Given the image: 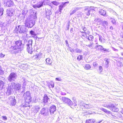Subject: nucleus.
<instances>
[{
    "label": "nucleus",
    "mask_w": 123,
    "mask_h": 123,
    "mask_svg": "<svg viewBox=\"0 0 123 123\" xmlns=\"http://www.w3.org/2000/svg\"><path fill=\"white\" fill-rule=\"evenodd\" d=\"M11 49H13L12 52L14 54L20 52L23 49L21 41L18 40L15 41V43L11 46Z\"/></svg>",
    "instance_id": "nucleus-1"
},
{
    "label": "nucleus",
    "mask_w": 123,
    "mask_h": 123,
    "mask_svg": "<svg viewBox=\"0 0 123 123\" xmlns=\"http://www.w3.org/2000/svg\"><path fill=\"white\" fill-rule=\"evenodd\" d=\"M35 20L32 19L31 18H28L26 19L25 24L26 27L28 28H31L35 25Z\"/></svg>",
    "instance_id": "nucleus-2"
},
{
    "label": "nucleus",
    "mask_w": 123,
    "mask_h": 123,
    "mask_svg": "<svg viewBox=\"0 0 123 123\" xmlns=\"http://www.w3.org/2000/svg\"><path fill=\"white\" fill-rule=\"evenodd\" d=\"M15 30L20 33H26V29L25 26L24 25H18V27H16Z\"/></svg>",
    "instance_id": "nucleus-3"
},
{
    "label": "nucleus",
    "mask_w": 123,
    "mask_h": 123,
    "mask_svg": "<svg viewBox=\"0 0 123 123\" xmlns=\"http://www.w3.org/2000/svg\"><path fill=\"white\" fill-rule=\"evenodd\" d=\"M23 97L26 102L29 104L31 101V97L29 91H27L25 93Z\"/></svg>",
    "instance_id": "nucleus-4"
},
{
    "label": "nucleus",
    "mask_w": 123,
    "mask_h": 123,
    "mask_svg": "<svg viewBox=\"0 0 123 123\" xmlns=\"http://www.w3.org/2000/svg\"><path fill=\"white\" fill-rule=\"evenodd\" d=\"M103 106L104 107H106L108 108H111V110L113 112H117L119 110L118 108L116 107L113 104H111L110 105H107L105 104H104L103 105Z\"/></svg>",
    "instance_id": "nucleus-5"
},
{
    "label": "nucleus",
    "mask_w": 123,
    "mask_h": 123,
    "mask_svg": "<svg viewBox=\"0 0 123 123\" xmlns=\"http://www.w3.org/2000/svg\"><path fill=\"white\" fill-rule=\"evenodd\" d=\"M13 84H12V85H11V84L9 85L7 88V91L6 93L7 95H9L13 92L14 91L13 90V88H12V85H14Z\"/></svg>",
    "instance_id": "nucleus-6"
},
{
    "label": "nucleus",
    "mask_w": 123,
    "mask_h": 123,
    "mask_svg": "<svg viewBox=\"0 0 123 123\" xmlns=\"http://www.w3.org/2000/svg\"><path fill=\"white\" fill-rule=\"evenodd\" d=\"M17 76V75L15 73H12L9 75L8 80L10 82L14 81L16 79Z\"/></svg>",
    "instance_id": "nucleus-7"
},
{
    "label": "nucleus",
    "mask_w": 123,
    "mask_h": 123,
    "mask_svg": "<svg viewBox=\"0 0 123 123\" xmlns=\"http://www.w3.org/2000/svg\"><path fill=\"white\" fill-rule=\"evenodd\" d=\"M80 106L82 109H89L92 108L93 106L92 105L89 104H86L83 103L82 102H81L80 103Z\"/></svg>",
    "instance_id": "nucleus-8"
},
{
    "label": "nucleus",
    "mask_w": 123,
    "mask_h": 123,
    "mask_svg": "<svg viewBox=\"0 0 123 123\" xmlns=\"http://www.w3.org/2000/svg\"><path fill=\"white\" fill-rule=\"evenodd\" d=\"M12 84H14L12 85V88L15 91L18 90L20 89L21 86L20 84L18 83L16 84L14 82H12L11 83V85H12Z\"/></svg>",
    "instance_id": "nucleus-9"
},
{
    "label": "nucleus",
    "mask_w": 123,
    "mask_h": 123,
    "mask_svg": "<svg viewBox=\"0 0 123 123\" xmlns=\"http://www.w3.org/2000/svg\"><path fill=\"white\" fill-rule=\"evenodd\" d=\"M41 113L44 116H47L49 113L48 109L47 108H43L41 111Z\"/></svg>",
    "instance_id": "nucleus-10"
},
{
    "label": "nucleus",
    "mask_w": 123,
    "mask_h": 123,
    "mask_svg": "<svg viewBox=\"0 0 123 123\" xmlns=\"http://www.w3.org/2000/svg\"><path fill=\"white\" fill-rule=\"evenodd\" d=\"M62 100L64 103H67L69 105H72L73 104L72 102L70 100L67 98L62 97Z\"/></svg>",
    "instance_id": "nucleus-11"
},
{
    "label": "nucleus",
    "mask_w": 123,
    "mask_h": 123,
    "mask_svg": "<svg viewBox=\"0 0 123 123\" xmlns=\"http://www.w3.org/2000/svg\"><path fill=\"white\" fill-rule=\"evenodd\" d=\"M14 98L15 97L14 96L10 97L9 98V102L11 105L14 106L16 104V100Z\"/></svg>",
    "instance_id": "nucleus-12"
},
{
    "label": "nucleus",
    "mask_w": 123,
    "mask_h": 123,
    "mask_svg": "<svg viewBox=\"0 0 123 123\" xmlns=\"http://www.w3.org/2000/svg\"><path fill=\"white\" fill-rule=\"evenodd\" d=\"M14 11L13 9H10L7 10L6 12L7 15L11 17L14 15Z\"/></svg>",
    "instance_id": "nucleus-13"
},
{
    "label": "nucleus",
    "mask_w": 123,
    "mask_h": 123,
    "mask_svg": "<svg viewBox=\"0 0 123 123\" xmlns=\"http://www.w3.org/2000/svg\"><path fill=\"white\" fill-rule=\"evenodd\" d=\"M49 110L50 114H51L54 113V112L56 110V107L54 105H52L51 106L49 109Z\"/></svg>",
    "instance_id": "nucleus-14"
},
{
    "label": "nucleus",
    "mask_w": 123,
    "mask_h": 123,
    "mask_svg": "<svg viewBox=\"0 0 123 123\" xmlns=\"http://www.w3.org/2000/svg\"><path fill=\"white\" fill-rule=\"evenodd\" d=\"M6 3V6L8 7L13 6L14 5V3L11 0H7Z\"/></svg>",
    "instance_id": "nucleus-15"
},
{
    "label": "nucleus",
    "mask_w": 123,
    "mask_h": 123,
    "mask_svg": "<svg viewBox=\"0 0 123 123\" xmlns=\"http://www.w3.org/2000/svg\"><path fill=\"white\" fill-rule=\"evenodd\" d=\"M43 5V2L41 1L38 3L37 4L34 5L33 7L34 8H36L37 7L39 8L42 6Z\"/></svg>",
    "instance_id": "nucleus-16"
},
{
    "label": "nucleus",
    "mask_w": 123,
    "mask_h": 123,
    "mask_svg": "<svg viewBox=\"0 0 123 123\" xmlns=\"http://www.w3.org/2000/svg\"><path fill=\"white\" fill-rule=\"evenodd\" d=\"M30 34L31 35V37L35 39H37V37L36 36L37 34L35 32L32 31H31L30 32Z\"/></svg>",
    "instance_id": "nucleus-17"
},
{
    "label": "nucleus",
    "mask_w": 123,
    "mask_h": 123,
    "mask_svg": "<svg viewBox=\"0 0 123 123\" xmlns=\"http://www.w3.org/2000/svg\"><path fill=\"white\" fill-rule=\"evenodd\" d=\"M52 14V12L50 9L47 11L46 13V17L49 20L50 19V16Z\"/></svg>",
    "instance_id": "nucleus-18"
},
{
    "label": "nucleus",
    "mask_w": 123,
    "mask_h": 123,
    "mask_svg": "<svg viewBox=\"0 0 123 123\" xmlns=\"http://www.w3.org/2000/svg\"><path fill=\"white\" fill-rule=\"evenodd\" d=\"M43 98L44 100L43 102L44 103V106L46 105V103L48 102V101L49 100V98H48L47 95L46 94H45L44 95Z\"/></svg>",
    "instance_id": "nucleus-19"
},
{
    "label": "nucleus",
    "mask_w": 123,
    "mask_h": 123,
    "mask_svg": "<svg viewBox=\"0 0 123 123\" xmlns=\"http://www.w3.org/2000/svg\"><path fill=\"white\" fill-rule=\"evenodd\" d=\"M80 8L78 7H76L74 8V10L70 11V15H71L77 11Z\"/></svg>",
    "instance_id": "nucleus-20"
},
{
    "label": "nucleus",
    "mask_w": 123,
    "mask_h": 123,
    "mask_svg": "<svg viewBox=\"0 0 123 123\" xmlns=\"http://www.w3.org/2000/svg\"><path fill=\"white\" fill-rule=\"evenodd\" d=\"M46 64L47 65H50L52 63L51 60L49 58H48L46 59Z\"/></svg>",
    "instance_id": "nucleus-21"
},
{
    "label": "nucleus",
    "mask_w": 123,
    "mask_h": 123,
    "mask_svg": "<svg viewBox=\"0 0 123 123\" xmlns=\"http://www.w3.org/2000/svg\"><path fill=\"white\" fill-rule=\"evenodd\" d=\"M26 48L27 50L28 53L30 54H31L33 51V49L32 48V46L27 47Z\"/></svg>",
    "instance_id": "nucleus-22"
},
{
    "label": "nucleus",
    "mask_w": 123,
    "mask_h": 123,
    "mask_svg": "<svg viewBox=\"0 0 123 123\" xmlns=\"http://www.w3.org/2000/svg\"><path fill=\"white\" fill-rule=\"evenodd\" d=\"M84 10H88L90 11L92 10H94V8L93 7H86L84 9Z\"/></svg>",
    "instance_id": "nucleus-23"
},
{
    "label": "nucleus",
    "mask_w": 123,
    "mask_h": 123,
    "mask_svg": "<svg viewBox=\"0 0 123 123\" xmlns=\"http://www.w3.org/2000/svg\"><path fill=\"white\" fill-rule=\"evenodd\" d=\"M40 108L38 106H36L34 108V111L35 113H37L40 109Z\"/></svg>",
    "instance_id": "nucleus-24"
},
{
    "label": "nucleus",
    "mask_w": 123,
    "mask_h": 123,
    "mask_svg": "<svg viewBox=\"0 0 123 123\" xmlns=\"http://www.w3.org/2000/svg\"><path fill=\"white\" fill-rule=\"evenodd\" d=\"M99 12L100 14L104 16H105L106 14V12L105 11L102 9H101L99 11Z\"/></svg>",
    "instance_id": "nucleus-25"
},
{
    "label": "nucleus",
    "mask_w": 123,
    "mask_h": 123,
    "mask_svg": "<svg viewBox=\"0 0 123 123\" xmlns=\"http://www.w3.org/2000/svg\"><path fill=\"white\" fill-rule=\"evenodd\" d=\"M28 12V9L26 8H24L22 12V14L23 15H25Z\"/></svg>",
    "instance_id": "nucleus-26"
},
{
    "label": "nucleus",
    "mask_w": 123,
    "mask_h": 123,
    "mask_svg": "<svg viewBox=\"0 0 123 123\" xmlns=\"http://www.w3.org/2000/svg\"><path fill=\"white\" fill-rule=\"evenodd\" d=\"M33 41L31 39L29 40L28 41V43L27 44V47H31L32 46Z\"/></svg>",
    "instance_id": "nucleus-27"
},
{
    "label": "nucleus",
    "mask_w": 123,
    "mask_h": 123,
    "mask_svg": "<svg viewBox=\"0 0 123 123\" xmlns=\"http://www.w3.org/2000/svg\"><path fill=\"white\" fill-rule=\"evenodd\" d=\"M105 64L107 68H108L109 66L108 64L109 62V61L108 59L106 58L105 59Z\"/></svg>",
    "instance_id": "nucleus-28"
},
{
    "label": "nucleus",
    "mask_w": 123,
    "mask_h": 123,
    "mask_svg": "<svg viewBox=\"0 0 123 123\" xmlns=\"http://www.w3.org/2000/svg\"><path fill=\"white\" fill-rule=\"evenodd\" d=\"M5 84L4 82L2 81H0V89H2L3 88Z\"/></svg>",
    "instance_id": "nucleus-29"
},
{
    "label": "nucleus",
    "mask_w": 123,
    "mask_h": 123,
    "mask_svg": "<svg viewBox=\"0 0 123 123\" xmlns=\"http://www.w3.org/2000/svg\"><path fill=\"white\" fill-rule=\"evenodd\" d=\"M84 68L85 69L87 70L89 69L91 67L89 65L87 64L85 65Z\"/></svg>",
    "instance_id": "nucleus-30"
},
{
    "label": "nucleus",
    "mask_w": 123,
    "mask_h": 123,
    "mask_svg": "<svg viewBox=\"0 0 123 123\" xmlns=\"http://www.w3.org/2000/svg\"><path fill=\"white\" fill-rule=\"evenodd\" d=\"M100 109L102 111L108 113H110V112L109 111H107L105 109L103 108H100Z\"/></svg>",
    "instance_id": "nucleus-31"
},
{
    "label": "nucleus",
    "mask_w": 123,
    "mask_h": 123,
    "mask_svg": "<svg viewBox=\"0 0 123 123\" xmlns=\"http://www.w3.org/2000/svg\"><path fill=\"white\" fill-rule=\"evenodd\" d=\"M99 40L102 43H104L105 42V40L102 37L99 36Z\"/></svg>",
    "instance_id": "nucleus-32"
},
{
    "label": "nucleus",
    "mask_w": 123,
    "mask_h": 123,
    "mask_svg": "<svg viewBox=\"0 0 123 123\" xmlns=\"http://www.w3.org/2000/svg\"><path fill=\"white\" fill-rule=\"evenodd\" d=\"M103 26H105L108 25V23L106 21L104 20L102 22Z\"/></svg>",
    "instance_id": "nucleus-33"
},
{
    "label": "nucleus",
    "mask_w": 123,
    "mask_h": 123,
    "mask_svg": "<svg viewBox=\"0 0 123 123\" xmlns=\"http://www.w3.org/2000/svg\"><path fill=\"white\" fill-rule=\"evenodd\" d=\"M81 32L82 33V36L84 37H86L87 38L88 36H87L86 33L85 32Z\"/></svg>",
    "instance_id": "nucleus-34"
},
{
    "label": "nucleus",
    "mask_w": 123,
    "mask_h": 123,
    "mask_svg": "<svg viewBox=\"0 0 123 123\" xmlns=\"http://www.w3.org/2000/svg\"><path fill=\"white\" fill-rule=\"evenodd\" d=\"M75 51L77 53H80L82 52V50L77 48L75 49Z\"/></svg>",
    "instance_id": "nucleus-35"
},
{
    "label": "nucleus",
    "mask_w": 123,
    "mask_h": 123,
    "mask_svg": "<svg viewBox=\"0 0 123 123\" xmlns=\"http://www.w3.org/2000/svg\"><path fill=\"white\" fill-rule=\"evenodd\" d=\"M83 58V56L82 55H79L77 58V59L79 61H80L82 60Z\"/></svg>",
    "instance_id": "nucleus-36"
},
{
    "label": "nucleus",
    "mask_w": 123,
    "mask_h": 123,
    "mask_svg": "<svg viewBox=\"0 0 123 123\" xmlns=\"http://www.w3.org/2000/svg\"><path fill=\"white\" fill-rule=\"evenodd\" d=\"M87 47H88L91 49H92L93 47V44L92 43H90L88 45H86Z\"/></svg>",
    "instance_id": "nucleus-37"
},
{
    "label": "nucleus",
    "mask_w": 123,
    "mask_h": 123,
    "mask_svg": "<svg viewBox=\"0 0 123 123\" xmlns=\"http://www.w3.org/2000/svg\"><path fill=\"white\" fill-rule=\"evenodd\" d=\"M110 20L113 24L115 25L116 24V21L114 19L111 18Z\"/></svg>",
    "instance_id": "nucleus-38"
},
{
    "label": "nucleus",
    "mask_w": 123,
    "mask_h": 123,
    "mask_svg": "<svg viewBox=\"0 0 123 123\" xmlns=\"http://www.w3.org/2000/svg\"><path fill=\"white\" fill-rule=\"evenodd\" d=\"M85 12L86 13V15L89 16L90 15V11L89 10H85Z\"/></svg>",
    "instance_id": "nucleus-39"
},
{
    "label": "nucleus",
    "mask_w": 123,
    "mask_h": 123,
    "mask_svg": "<svg viewBox=\"0 0 123 123\" xmlns=\"http://www.w3.org/2000/svg\"><path fill=\"white\" fill-rule=\"evenodd\" d=\"M93 37L92 35H90L89 37L88 36L87 38L89 40H92L93 39Z\"/></svg>",
    "instance_id": "nucleus-40"
},
{
    "label": "nucleus",
    "mask_w": 123,
    "mask_h": 123,
    "mask_svg": "<svg viewBox=\"0 0 123 123\" xmlns=\"http://www.w3.org/2000/svg\"><path fill=\"white\" fill-rule=\"evenodd\" d=\"M95 21L96 22H98L100 23H101L102 21L100 19L98 18H96L95 19Z\"/></svg>",
    "instance_id": "nucleus-41"
},
{
    "label": "nucleus",
    "mask_w": 123,
    "mask_h": 123,
    "mask_svg": "<svg viewBox=\"0 0 123 123\" xmlns=\"http://www.w3.org/2000/svg\"><path fill=\"white\" fill-rule=\"evenodd\" d=\"M117 65L119 67H121L123 66V65L122 63L121 62H118L117 63Z\"/></svg>",
    "instance_id": "nucleus-42"
},
{
    "label": "nucleus",
    "mask_w": 123,
    "mask_h": 123,
    "mask_svg": "<svg viewBox=\"0 0 123 123\" xmlns=\"http://www.w3.org/2000/svg\"><path fill=\"white\" fill-rule=\"evenodd\" d=\"M3 9L2 8H0V16H2L3 14Z\"/></svg>",
    "instance_id": "nucleus-43"
},
{
    "label": "nucleus",
    "mask_w": 123,
    "mask_h": 123,
    "mask_svg": "<svg viewBox=\"0 0 123 123\" xmlns=\"http://www.w3.org/2000/svg\"><path fill=\"white\" fill-rule=\"evenodd\" d=\"M49 84L52 88L53 87H54V84L53 81H50V82Z\"/></svg>",
    "instance_id": "nucleus-44"
},
{
    "label": "nucleus",
    "mask_w": 123,
    "mask_h": 123,
    "mask_svg": "<svg viewBox=\"0 0 123 123\" xmlns=\"http://www.w3.org/2000/svg\"><path fill=\"white\" fill-rule=\"evenodd\" d=\"M98 50H103V49H104V48L102 46L98 45Z\"/></svg>",
    "instance_id": "nucleus-45"
},
{
    "label": "nucleus",
    "mask_w": 123,
    "mask_h": 123,
    "mask_svg": "<svg viewBox=\"0 0 123 123\" xmlns=\"http://www.w3.org/2000/svg\"><path fill=\"white\" fill-rule=\"evenodd\" d=\"M103 70V69L102 67L101 66H99V72L100 73H101L102 72Z\"/></svg>",
    "instance_id": "nucleus-46"
},
{
    "label": "nucleus",
    "mask_w": 123,
    "mask_h": 123,
    "mask_svg": "<svg viewBox=\"0 0 123 123\" xmlns=\"http://www.w3.org/2000/svg\"><path fill=\"white\" fill-rule=\"evenodd\" d=\"M55 80L58 81H62V80L60 78H55Z\"/></svg>",
    "instance_id": "nucleus-47"
},
{
    "label": "nucleus",
    "mask_w": 123,
    "mask_h": 123,
    "mask_svg": "<svg viewBox=\"0 0 123 123\" xmlns=\"http://www.w3.org/2000/svg\"><path fill=\"white\" fill-rule=\"evenodd\" d=\"M68 49L72 53L74 52V50L71 47H69Z\"/></svg>",
    "instance_id": "nucleus-48"
},
{
    "label": "nucleus",
    "mask_w": 123,
    "mask_h": 123,
    "mask_svg": "<svg viewBox=\"0 0 123 123\" xmlns=\"http://www.w3.org/2000/svg\"><path fill=\"white\" fill-rule=\"evenodd\" d=\"M52 3L53 4L55 5H58V3L56 1H53Z\"/></svg>",
    "instance_id": "nucleus-49"
},
{
    "label": "nucleus",
    "mask_w": 123,
    "mask_h": 123,
    "mask_svg": "<svg viewBox=\"0 0 123 123\" xmlns=\"http://www.w3.org/2000/svg\"><path fill=\"white\" fill-rule=\"evenodd\" d=\"M93 65L94 67H95L98 65V64L97 62H95L93 63Z\"/></svg>",
    "instance_id": "nucleus-50"
},
{
    "label": "nucleus",
    "mask_w": 123,
    "mask_h": 123,
    "mask_svg": "<svg viewBox=\"0 0 123 123\" xmlns=\"http://www.w3.org/2000/svg\"><path fill=\"white\" fill-rule=\"evenodd\" d=\"M68 3H69V2H65L64 3V5H61L60 6L62 8V7H63L65 5V4L66 3H68Z\"/></svg>",
    "instance_id": "nucleus-51"
},
{
    "label": "nucleus",
    "mask_w": 123,
    "mask_h": 123,
    "mask_svg": "<svg viewBox=\"0 0 123 123\" xmlns=\"http://www.w3.org/2000/svg\"><path fill=\"white\" fill-rule=\"evenodd\" d=\"M5 56V55L2 53L0 54V57L1 58H3Z\"/></svg>",
    "instance_id": "nucleus-52"
},
{
    "label": "nucleus",
    "mask_w": 123,
    "mask_h": 123,
    "mask_svg": "<svg viewBox=\"0 0 123 123\" xmlns=\"http://www.w3.org/2000/svg\"><path fill=\"white\" fill-rule=\"evenodd\" d=\"M2 118L3 120H6L7 119V118L6 116H3Z\"/></svg>",
    "instance_id": "nucleus-53"
},
{
    "label": "nucleus",
    "mask_w": 123,
    "mask_h": 123,
    "mask_svg": "<svg viewBox=\"0 0 123 123\" xmlns=\"http://www.w3.org/2000/svg\"><path fill=\"white\" fill-rule=\"evenodd\" d=\"M108 49H106L105 48H104V49H103V50H104V51H106L107 52H108Z\"/></svg>",
    "instance_id": "nucleus-54"
},
{
    "label": "nucleus",
    "mask_w": 123,
    "mask_h": 123,
    "mask_svg": "<svg viewBox=\"0 0 123 123\" xmlns=\"http://www.w3.org/2000/svg\"><path fill=\"white\" fill-rule=\"evenodd\" d=\"M36 56L37 57L36 58H37L38 59H39L40 58V55H36Z\"/></svg>",
    "instance_id": "nucleus-55"
},
{
    "label": "nucleus",
    "mask_w": 123,
    "mask_h": 123,
    "mask_svg": "<svg viewBox=\"0 0 123 123\" xmlns=\"http://www.w3.org/2000/svg\"><path fill=\"white\" fill-rule=\"evenodd\" d=\"M112 48L113 50L114 51H118V49H115L113 47H112Z\"/></svg>",
    "instance_id": "nucleus-56"
},
{
    "label": "nucleus",
    "mask_w": 123,
    "mask_h": 123,
    "mask_svg": "<svg viewBox=\"0 0 123 123\" xmlns=\"http://www.w3.org/2000/svg\"><path fill=\"white\" fill-rule=\"evenodd\" d=\"M82 29L85 31H86V29L85 27H82Z\"/></svg>",
    "instance_id": "nucleus-57"
},
{
    "label": "nucleus",
    "mask_w": 123,
    "mask_h": 123,
    "mask_svg": "<svg viewBox=\"0 0 123 123\" xmlns=\"http://www.w3.org/2000/svg\"><path fill=\"white\" fill-rule=\"evenodd\" d=\"M121 112L123 114V108H122L121 111Z\"/></svg>",
    "instance_id": "nucleus-58"
},
{
    "label": "nucleus",
    "mask_w": 123,
    "mask_h": 123,
    "mask_svg": "<svg viewBox=\"0 0 123 123\" xmlns=\"http://www.w3.org/2000/svg\"><path fill=\"white\" fill-rule=\"evenodd\" d=\"M110 29L112 30H113V27L112 26L110 27Z\"/></svg>",
    "instance_id": "nucleus-59"
},
{
    "label": "nucleus",
    "mask_w": 123,
    "mask_h": 123,
    "mask_svg": "<svg viewBox=\"0 0 123 123\" xmlns=\"http://www.w3.org/2000/svg\"><path fill=\"white\" fill-rule=\"evenodd\" d=\"M59 10H60V11L62 9V8H61V7L60 6H59Z\"/></svg>",
    "instance_id": "nucleus-60"
},
{
    "label": "nucleus",
    "mask_w": 123,
    "mask_h": 123,
    "mask_svg": "<svg viewBox=\"0 0 123 123\" xmlns=\"http://www.w3.org/2000/svg\"><path fill=\"white\" fill-rule=\"evenodd\" d=\"M98 48V45H97L95 47V48Z\"/></svg>",
    "instance_id": "nucleus-61"
},
{
    "label": "nucleus",
    "mask_w": 123,
    "mask_h": 123,
    "mask_svg": "<svg viewBox=\"0 0 123 123\" xmlns=\"http://www.w3.org/2000/svg\"><path fill=\"white\" fill-rule=\"evenodd\" d=\"M65 43H66V44H68V41L67 40H66L65 41Z\"/></svg>",
    "instance_id": "nucleus-62"
},
{
    "label": "nucleus",
    "mask_w": 123,
    "mask_h": 123,
    "mask_svg": "<svg viewBox=\"0 0 123 123\" xmlns=\"http://www.w3.org/2000/svg\"><path fill=\"white\" fill-rule=\"evenodd\" d=\"M102 122V121H99L97 122V123H100Z\"/></svg>",
    "instance_id": "nucleus-63"
},
{
    "label": "nucleus",
    "mask_w": 123,
    "mask_h": 123,
    "mask_svg": "<svg viewBox=\"0 0 123 123\" xmlns=\"http://www.w3.org/2000/svg\"><path fill=\"white\" fill-rule=\"evenodd\" d=\"M121 55H123V52H122V53H121Z\"/></svg>",
    "instance_id": "nucleus-64"
}]
</instances>
